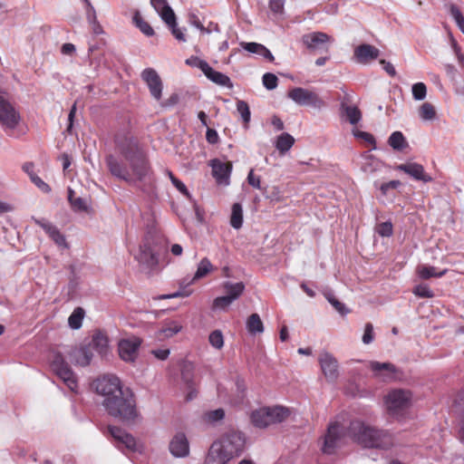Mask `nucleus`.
<instances>
[{
  "mask_svg": "<svg viewBox=\"0 0 464 464\" xmlns=\"http://www.w3.org/2000/svg\"><path fill=\"white\" fill-rule=\"evenodd\" d=\"M170 453L178 458H183L189 453V444L183 432L177 433L169 442Z\"/></svg>",
  "mask_w": 464,
  "mask_h": 464,
  "instance_id": "22",
  "label": "nucleus"
},
{
  "mask_svg": "<svg viewBox=\"0 0 464 464\" xmlns=\"http://www.w3.org/2000/svg\"><path fill=\"white\" fill-rule=\"evenodd\" d=\"M295 138L287 133L283 132L276 137L275 140V147L281 156H284L295 144Z\"/></svg>",
  "mask_w": 464,
  "mask_h": 464,
  "instance_id": "28",
  "label": "nucleus"
},
{
  "mask_svg": "<svg viewBox=\"0 0 464 464\" xmlns=\"http://www.w3.org/2000/svg\"><path fill=\"white\" fill-rule=\"evenodd\" d=\"M133 22L136 26L146 35L152 36L154 34V30L150 26V24L146 22L142 16L137 12L133 16Z\"/></svg>",
  "mask_w": 464,
  "mask_h": 464,
  "instance_id": "36",
  "label": "nucleus"
},
{
  "mask_svg": "<svg viewBox=\"0 0 464 464\" xmlns=\"http://www.w3.org/2000/svg\"><path fill=\"white\" fill-rule=\"evenodd\" d=\"M450 14L457 23L460 31L464 34V16L457 6H451Z\"/></svg>",
  "mask_w": 464,
  "mask_h": 464,
  "instance_id": "49",
  "label": "nucleus"
},
{
  "mask_svg": "<svg viewBox=\"0 0 464 464\" xmlns=\"http://www.w3.org/2000/svg\"><path fill=\"white\" fill-rule=\"evenodd\" d=\"M20 121V114L14 107L0 95V122L9 130H14Z\"/></svg>",
  "mask_w": 464,
  "mask_h": 464,
  "instance_id": "10",
  "label": "nucleus"
},
{
  "mask_svg": "<svg viewBox=\"0 0 464 464\" xmlns=\"http://www.w3.org/2000/svg\"><path fill=\"white\" fill-rule=\"evenodd\" d=\"M141 79L146 82L150 95L160 101L162 97L163 83L161 78L153 68H146L141 72Z\"/></svg>",
  "mask_w": 464,
  "mask_h": 464,
  "instance_id": "12",
  "label": "nucleus"
},
{
  "mask_svg": "<svg viewBox=\"0 0 464 464\" xmlns=\"http://www.w3.org/2000/svg\"><path fill=\"white\" fill-rule=\"evenodd\" d=\"M321 370L328 382H334L339 376L338 362L329 353H322L318 357Z\"/></svg>",
  "mask_w": 464,
  "mask_h": 464,
  "instance_id": "14",
  "label": "nucleus"
},
{
  "mask_svg": "<svg viewBox=\"0 0 464 464\" xmlns=\"http://www.w3.org/2000/svg\"><path fill=\"white\" fill-rule=\"evenodd\" d=\"M354 136L372 145V149H376V141L372 134L366 131L357 130L354 132Z\"/></svg>",
  "mask_w": 464,
  "mask_h": 464,
  "instance_id": "52",
  "label": "nucleus"
},
{
  "mask_svg": "<svg viewBox=\"0 0 464 464\" xmlns=\"http://www.w3.org/2000/svg\"><path fill=\"white\" fill-rule=\"evenodd\" d=\"M347 432L364 447L387 450L393 445V436L389 431L366 426L358 420L351 421Z\"/></svg>",
  "mask_w": 464,
  "mask_h": 464,
  "instance_id": "2",
  "label": "nucleus"
},
{
  "mask_svg": "<svg viewBox=\"0 0 464 464\" xmlns=\"http://www.w3.org/2000/svg\"><path fill=\"white\" fill-rule=\"evenodd\" d=\"M212 174L217 182L220 185H227L229 183V176L232 171V163L230 161L223 162L219 160L211 161Z\"/></svg>",
  "mask_w": 464,
  "mask_h": 464,
  "instance_id": "19",
  "label": "nucleus"
},
{
  "mask_svg": "<svg viewBox=\"0 0 464 464\" xmlns=\"http://www.w3.org/2000/svg\"><path fill=\"white\" fill-rule=\"evenodd\" d=\"M47 235L51 239L54 241L56 245L60 246H67L64 236L60 232V230L55 226L52 227L49 232H47Z\"/></svg>",
  "mask_w": 464,
  "mask_h": 464,
  "instance_id": "41",
  "label": "nucleus"
},
{
  "mask_svg": "<svg viewBox=\"0 0 464 464\" xmlns=\"http://www.w3.org/2000/svg\"><path fill=\"white\" fill-rule=\"evenodd\" d=\"M168 176L169 177L173 186L182 194L188 195V191L185 184L179 180L178 178L174 176L171 171H168Z\"/></svg>",
  "mask_w": 464,
  "mask_h": 464,
  "instance_id": "51",
  "label": "nucleus"
},
{
  "mask_svg": "<svg viewBox=\"0 0 464 464\" xmlns=\"http://www.w3.org/2000/svg\"><path fill=\"white\" fill-rule=\"evenodd\" d=\"M150 4L159 14L169 6L166 0H150Z\"/></svg>",
  "mask_w": 464,
  "mask_h": 464,
  "instance_id": "64",
  "label": "nucleus"
},
{
  "mask_svg": "<svg viewBox=\"0 0 464 464\" xmlns=\"http://www.w3.org/2000/svg\"><path fill=\"white\" fill-rule=\"evenodd\" d=\"M209 343L216 349L220 350L224 346V337L220 330H215L208 336Z\"/></svg>",
  "mask_w": 464,
  "mask_h": 464,
  "instance_id": "40",
  "label": "nucleus"
},
{
  "mask_svg": "<svg viewBox=\"0 0 464 464\" xmlns=\"http://www.w3.org/2000/svg\"><path fill=\"white\" fill-rule=\"evenodd\" d=\"M237 110L241 115L243 122L246 125L250 121V110L248 104L244 101L238 100L237 102Z\"/></svg>",
  "mask_w": 464,
  "mask_h": 464,
  "instance_id": "42",
  "label": "nucleus"
},
{
  "mask_svg": "<svg viewBox=\"0 0 464 464\" xmlns=\"http://www.w3.org/2000/svg\"><path fill=\"white\" fill-rule=\"evenodd\" d=\"M447 270L437 272V268L434 266H419L416 273L421 279H429L430 277H441L446 274Z\"/></svg>",
  "mask_w": 464,
  "mask_h": 464,
  "instance_id": "30",
  "label": "nucleus"
},
{
  "mask_svg": "<svg viewBox=\"0 0 464 464\" xmlns=\"http://www.w3.org/2000/svg\"><path fill=\"white\" fill-rule=\"evenodd\" d=\"M399 186H401L400 180H391L389 182L382 183L380 189L382 195H386L390 189H396Z\"/></svg>",
  "mask_w": 464,
  "mask_h": 464,
  "instance_id": "58",
  "label": "nucleus"
},
{
  "mask_svg": "<svg viewBox=\"0 0 464 464\" xmlns=\"http://www.w3.org/2000/svg\"><path fill=\"white\" fill-rule=\"evenodd\" d=\"M419 115L424 121H431L436 117L434 106L430 102H424L419 109Z\"/></svg>",
  "mask_w": 464,
  "mask_h": 464,
  "instance_id": "38",
  "label": "nucleus"
},
{
  "mask_svg": "<svg viewBox=\"0 0 464 464\" xmlns=\"http://www.w3.org/2000/svg\"><path fill=\"white\" fill-rule=\"evenodd\" d=\"M277 83L278 78L276 77V74L271 72H266L263 74V85L267 90H274L277 86Z\"/></svg>",
  "mask_w": 464,
  "mask_h": 464,
  "instance_id": "46",
  "label": "nucleus"
},
{
  "mask_svg": "<svg viewBox=\"0 0 464 464\" xmlns=\"http://www.w3.org/2000/svg\"><path fill=\"white\" fill-rule=\"evenodd\" d=\"M233 301L227 296H219L214 299L213 301V308L214 309H226L228 307Z\"/></svg>",
  "mask_w": 464,
  "mask_h": 464,
  "instance_id": "50",
  "label": "nucleus"
},
{
  "mask_svg": "<svg viewBox=\"0 0 464 464\" xmlns=\"http://www.w3.org/2000/svg\"><path fill=\"white\" fill-rule=\"evenodd\" d=\"M108 413L123 420H133L137 416L135 396L130 388H122L121 394L103 400Z\"/></svg>",
  "mask_w": 464,
  "mask_h": 464,
  "instance_id": "3",
  "label": "nucleus"
},
{
  "mask_svg": "<svg viewBox=\"0 0 464 464\" xmlns=\"http://www.w3.org/2000/svg\"><path fill=\"white\" fill-rule=\"evenodd\" d=\"M142 339L136 335L123 338L118 343V353L120 358L127 362H133L138 357Z\"/></svg>",
  "mask_w": 464,
  "mask_h": 464,
  "instance_id": "9",
  "label": "nucleus"
},
{
  "mask_svg": "<svg viewBox=\"0 0 464 464\" xmlns=\"http://www.w3.org/2000/svg\"><path fill=\"white\" fill-rule=\"evenodd\" d=\"M197 66L211 82L220 86L228 87L229 89L233 88L230 78L220 72L215 71L206 61L198 60Z\"/></svg>",
  "mask_w": 464,
  "mask_h": 464,
  "instance_id": "15",
  "label": "nucleus"
},
{
  "mask_svg": "<svg viewBox=\"0 0 464 464\" xmlns=\"http://www.w3.org/2000/svg\"><path fill=\"white\" fill-rule=\"evenodd\" d=\"M290 415V411L283 406L263 407V428L281 423Z\"/></svg>",
  "mask_w": 464,
  "mask_h": 464,
  "instance_id": "13",
  "label": "nucleus"
},
{
  "mask_svg": "<svg viewBox=\"0 0 464 464\" xmlns=\"http://www.w3.org/2000/svg\"><path fill=\"white\" fill-rule=\"evenodd\" d=\"M83 316L84 310L82 307L75 308L68 318L70 327L72 329H79L82 326Z\"/></svg>",
  "mask_w": 464,
  "mask_h": 464,
  "instance_id": "35",
  "label": "nucleus"
},
{
  "mask_svg": "<svg viewBox=\"0 0 464 464\" xmlns=\"http://www.w3.org/2000/svg\"><path fill=\"white\" fill-rule=\"evenodd\" d=\"M171 31V34H173V36L179 41V42H186V35H185V33L184 30H182L181 28H179L178 25H177V23L173 25H171L170 27H169Z\"/></svg>",
  "mask_w": 464,
  "mask_h": 464,
  "instance_id": "57",
  "label": "nucleus"
},
{
  "mask_svg": "<svg viewBox=\"0 0 464 464\" xmlns=\"http://www.w3.org/2000/svg\"><path fill=\"white\" fill-rule=\"evenodd\" d=\"M397 170L402 171L412 179L425 183L431 182L432 178L427 174L422 165L416 162H408L404 164L397 165L395 168Z\"/></svg>",
  "mask_w": 464,
  "mask_h": 464,
  "instance_id": "17",
  "label": "nucleus"
},
{
  "mask_svg": "<svg viewBox=\"0 0 464 464\" xmlns=\"http://www.w3.org/2000/svg\"><path fill=\"white\" fill-rule=\"evenodd\" d=\"M376 231L382 237H391L393 232L392 224L389 221L382 222L377 226Z\"/></svg>",
  "mask_w": 464,
  "mask_h": 464,
  "instance_id": "48",
  "label": "nucleus"
},
{
  "mask_svg": "<svg viewBox=\"0 0 464 464\" xmlns=\"http://www.w3.org/2000/svg\"><path fill=\"white\" fill-rule=\"evenodd\" d=\"M206 139L208 143L216 144V143H218L219 137H218V132L214 129L208 128L207 130Z\"/></svg>",
  "mask_w": 464,
  "mask_h": 464,
  "instance_id": "61",
  "label": "nucleus"
},
{
  "mask_svg": "<svg viewBox=\"0 0 464 464\" xmlns=\"http://www.w3.org/2000/svg\"><path fill=\"white\" fill-rule=\"evenodd\" d=\"M31 181L42 191L48 193L51 191L50 186L45 183L40 177L36 174H31Z\"/></svg>",
  "mask_w": 464,
  "mask_h": 464,
  "instance_id": "53",
  "label": "nucleus"
},
{
  "mask_svg": "<svg viewBox=\"0 0 464 464\" xmlns=\"http://www.w3.org/2000/svg\"><path fill=\"white\" fill-rule=\"evenodd\" d=\"M181 379L185 382L188 392L187 394V401H190L196 396L195 382L193 366L191 364H185L181 370Z\"/></svg>",
  "mask_w": 464,
  "mask_h": 464,
  "instance_id": "27",
  "label": "nucleus"
},
{
  "mask_svg": "<svg viewBox=\"0 0 464 464\" xmlns=\"http://www.w3.org/2000/svg\"><path fill=\"white\" fill-rule=\"evenodd\" d=\"M243 223V210L239 203H235L232 206V213L230 217V225L238 229L242 227Z\"/></svg>",
  "mask_w": 464,
  "mask_h": 464,
  "instance_id": "33",
  "label": "nucleus"
},
{
  "mask_svg": "<svg viewBox=\"0 0 464 464\" xmlns=\"http://www.w3.org/2000/svg\"><path fill=\"white\" fill-rule=\"evenodd\" d=\"M413 294L421 298H431L433 293L427 285H418L413 289Z\"/></svg>",
  "mask_w": 464,
  "mask_h": 464,
  "instance_id": "47",
  "label": "nucleus"
},
{
  "mask_svg": "<svg viewBox=\"0 0 464 464\" xmlns=\"http://www.w3.org/2000/svg\"><path fill=\"white\" fill-rule=\"evenodd\" d=\"M412 96L417 101L424 100L427 95V87L423 82H417L412 85Z\"/></svg>",
  "mask_w": 464,
  "mask_h": 464,
  "instance_id": "44",
  "label": "nucleus"
},
{
  "mask_svg": "<svg viewBox=\"0 0 464 464\" xmlns=\"http://www.w3.org/2000/svg\"><path fill=\"white\" fill-rule=\"evenodd\" d=\"M346 116L352 124H356L362 118L360 110L357 107L348 106L345 109Z\"/></svg>",
  "mask_w": 464,
  "mask_h": 464,
  "instance_id": "45",
  "label": "nucleus"
},
{
  "mask_svg": "<svg viewBox=\"0 0 464 464\" xmlns=\"http://www.w3.org/2000/svg\"><path fill=\"white\" fill-rule=\"evenodd\" d=\"M370 368L374 376L382 382H391L395 379L396 367L391 362H371Z\"/></svg>",
  "mask_w": 464,
  "mask_h": 464,
  "instance_id": "20",
  "label": "nucleus"
},
{
  "mask_svg": "<svg viewBox=\"0 0 464 464\" xmlns=\"http://www.w3.org/2000/svg\"><path fill=\"white\" fill-rule=\"evenodd\" d=\"M230 460L221 449L220 443L215 440L206 454L204 464H227Z\"/></svg>",
  "mask_w": 464,
  "mask_h": 464,
  "instance_id": "23",
  "label": "nucleus"
},
{
  "mask_svg": "<svg viewBox=\"0 0 464 464\" xmlns=\"http://www.w3.org/2000/svg\"><path fill=\"white\" fill-rule=\"evenodd\" d=\"M216 441L220 443L221 449H223L230 459L240 456L244 451L246 444L244 434L237 430L226 432Z\"/></svg>",
  "mask_w": 464,
  "mask_h": 464,
  "instance_id": "4",
  "label": "nucleus"
},
{
  "mask_svg": "<svg viewBox=\"0 0 464 464\" xmlns=\"http://www.w3.org/2000/svg\"><path fill=\"white\" fill-rule=\"evenodd\" d=\"M115 149L121 159L110 154L105 162L110 173L130 185L137 186L142 192L153 195L155 176L146 150L138 138L128 130L119 131L114 137Z\"/></svg>",
  "mask_w": 464,
  "mask_h": 464,
  "instance_id": "1",
  "label": "nucleus"
},
{
  "mask_svg": "<svg viewBox=\"0 0 464 464\" xmlns=\"http://www.w3.org/2000/svg\"><path fill=\"white\" fill-rule=\"evenodd\" d=\"M160 15L169 27L177 23L176 14L169 5L165 7V9L160 13Z\"/></svg>",
  "mask_w": 464,
  "mask_h": 464,
  "instance_id": "43",
  "label": "nucleus"
},
{
  "mask_svg": "<svg viewBox=\"0 0 464 464\" xmlns=\"http://www.w3.org/2000/svg\"><path fill=\"white\" fill-rule=\"evenodd\" d=\"M327 299L329 303L338 311L341 314H345L348 313V310H346L345 305L338 301L335 297L329 295L327 296Z\"/></svg>",
  "mask_w": 464,
  "mask_h": 464,
  "instance_id": "56",
  "label": "nucleus"
},
{
  "mask_svg": "<svg viewBox=\"0 0 464 464\" xmlns=\"http://www.w3.org/2000/svg\"><path fill=\"white\" fill-rule=\"evenodd\" d=\"M70 204L74 211H86L88 208L86 201L82 198H75Z\"/></svg>",
  "mask_w": 464,
  "mask_h": 464,
  "instance_id": "55",
  "label": "nucleus"
},
{
  "mask_svg": "<svg viewBox=\"0 0 464 464\" xmlns=\"http://www.w3.org/2000/svg\"><path fill=\"white\" fill-rule=\"evenodd\" d=\"M223 288L227 295L233 302L237 299L243 293L245 285L243 283H230L226 282L223 284Z\"/></svg>",
  "mask_w": 464,
  "mask_h": 464,
  "instance_id": "29",
  "label": "nucleus"
},
{
  "mask_svg": "<svg viewBox=\"0 0 464 464\" xmlns=\"http://www.w3.org/2000/svg\"><path fill=\"white\" fill-rule=\"evenodd\" d=\"M182 330V324L175 320L167 319L160 324V328L157 332V338L160 341L171 338Z\"/></svg>",
  "mask_w": 464,
  "mask_h": 464,
  "instance_id": "25",
  "label": "nucleus"
},
{
  "mask_svg": "<svg viewBox=\"0 0 464 464\" xmlns=\"http://www.w3.org/2000/svg\"><path fill=\"white\" fill-rule=\"evenodd\" d=\"M389 145L396 150H402L408 146L405 137L401 131H394L388 140Z\"/></svg>",
  "mask_w": 464,
  "mask_h": 464,
  "instance_id": "32",
  "label": "nucleus"
},
{
  "mask_svg": "<svg viewBox=\"0 0 464 464\" xmlns=\"http://www.w3.org/2000/svg\"><path fill=\"white\" fill-rule=\"evenodd\" d=\"M70 361L80 366H87L92 359V353L90 347H74L69 353Z\"/></svg>",
  "mask_w": 464,
  "mask_h": 464,
  "instance_id": "24",
  "label": "nucleus"
},
{
  "mask_svg": "<svg viewBox=\"0 0 464 464\" xmlns=\"http://www.w3.org/2000/svg\"><path fill=\"white\" fill-rule=\"evenodd\" d=\"M284 0H270L269 8L274 14H282L284 12Z\"/></svg>",
  "mask_w": 464,
  "mask_h": 464,
  "instance_id": "59",
  "label": "nucleus"
},
{
  "mask_svg": "<svg viewBox=\"0 0 464 464\" xmlns=\"http://www.w3.org/2000/svg\"><path fill=\"white\" fill-rule=\"evenodd\" d=\"M374 337L373 334V326L371 323H367L364 327V334L362 335V342L365 344H368L372 342Z\"/></svg>",
  "mask_w": 464,
  "mask_h": 464,
  "instance_id": "54",
  "label": "nucleus"
},
{
  "mask_svg": "<svg viewBox=\"0 0 464 464\" xmlns=\"http://www.w3.org/2000/svg\"><path fill=\"white\" fill-rule=\"evenodd\" d=\"M246 330L250 334L261 332V318L258 314H252L246 320Z\"/></svg>",
  "mask_w": 464,
  "mask_h": 464,
  "instance_id": "37",
  "label": "nucleus"
},
{
  "mask_svg": "<svg viewBox=\"0 0 464 464\" xmlns=\"http://www.w3.org/2000/svg\"><path fill=\"white\" fill-rule=\"evenodd\" d=\"M51 368L72 392H77L78 382L76 375L64 361L61 353H57L53 354L51 361Z\"/></svg>",
  "mask_w": 464,
  "mask_h": 464,
  "instance_id": "5",
  "label": "nucleus"
},
{
  "mask_svg": "<svg viewBox=\"0 0 464 464\" xmlns=\"http://www.w3.org/2000/svg\"><path fill=\"white\" fill-rule=\"evenodd\" d=\"M264 193L271 200H279L280 198V190L276 187L266 188Z\"/></svg>",
  "mask_w": 464,
  "mask_h": 464,
  "instance_id": "60",
  "label": "nucleus"
},
{
  "mask_svg": "<svg viewBox=\"0 0 464 464\" xmlns=\"http://www.w3.org/2000/svg\"><path fill=\"white\" fill-rule=\"evenodd\" d=\"M380 50L373 45L362 44L354 49L353 56L357 63L366 64L377 59Z\"/></svg>",
  "mask_w": 464,
  "mask_h": 464,
  "instance_id": "21",
  "label": "nucleus"
},
{
  "mask_svg": "<svg viewBox=\"0 0 464 464\" xmlns=\"http://www.w3.org/2000/svg\"><path fill=\"white\" fill-rule=\"evenodd\" d=\"M411 393L409 391L396 389L391 391L384 398L389 414L397 416L405 411L411 403Z\"/></svg>",
  "mask_w": 464,
  "mask_h": 464,
  "instance_id": "6",
  "label": "nucleus"
},
{
  "mask_svg": "<svg viewBox=\"0 0 464 464\" xmlns=\"http://www.w3.org/2000/svg\"><path fill=\"white\" fill-rule=\"evenodd\" d=\"M93 385L96 392L102 395L104 398L103 400H107L115 394H121V390L124 388L120 379L115 375H104L98 378Z\"/></svg>",
  "mask_w": 464,
  "mask_h": 464,
  "instance_id": "8",
  "label": "nucleus"
},
{
  "mask_svg": "<svg viewBox=\"0 0 464 464\" xmlns=\"http://www.w3.org/2000/svg\"><path fill=\"white\" fill-rule=\"evenodd\" d=\"M138 261L150 268H153L158 265V257L152 250L149 243H143L140 246V252L136 256Z\"/></svg>",
  "mask_w": 464,
  "mask_h": 464,
  "instance_id": "26",
  "label": "nucleus"
},
{
  "mask_svg": "<svg viewBox=\"0 0 464 464\" xmlns=\"http://www.w3.org/2000/svg\"><path fill=\"white\" fill-rule=\"evenodd\" d=\"M108 431L114 439L116 442V446L121 449V447H125L128 450H134L136 447L135 438L127 433L125 430L119 427L109 426Z\"/></svg>",
  "mask_w": 464,
  "mask_h": 464,
  "instance_id": "18",
  "label": "nucleus"
},
{
  "mask_svg": "<svg viewBox=\"0 0 464 464\" xmlns=\"http://www.w3.org/2000/svg\"><path fill=\"white\" fill-rule=\"evenodd\" d=\"M288 97L301 106H311L320 109L325 105L323 99L314 91L302 87H295L288 92Z\"/></svg>",
  "mask_w": 464,
  "mask_h": 464,
  "instance_id": "7",
  "label": "nucleus"
},
{
  "mask_svg": "<svg viewBox=\"0 0 464 464\" xmlns=\"http://www.w3.org/2000/svg\"><path fill=\"white\" fill-rule=\"evenodd\" d=\"M212 269H213V266L210 263V261L207 257H204L198 264V269H197L191 282H194L196 280L205 277Z\"/></svg>",
  "mask_w": 464,
  "mask_h": 464,
  "instance_id": "34",
  "label": "nucleus"
},
{
  "mask_svg": "<svg viewBox=\"0 0 464 464\" xmlns=\"http://www.w3.org/2000/svg\"><path fill=\"white\" fill-rule=\"evenodd\" d=\"M342 436L343 429L341 425L337 422L331 423L324 439L323 452L325 454L334 453L339 447Z\"/></svg>",
  "mask_w": 464,
  "mask_h": 464,
  "instance_id": "11",
  "label": "nucleus"
},
{
  "mask_svg": "<svg viewBox=\"0 0 464 464\" xmlns=\"http://www.w3.org/2000/svg\"><path fill=\"white\" fill-rule=\"evenodd\" d=\"M151 353L159 360H167L170 352L169 349H155L151 351Z\"/></svg>",
  "mask_w": 464,
  "mask_h": 464,
  "instance_id": "62",
  "label": "nucleus"
},
{
  "mask_svg": "<svg viewBox=\"0 0 464 464\" xmlns=\"http://www.w3.org/2000/svg\"><path fill=\"white\" fill-rule=\"evenodd\" d=\"M92 345L99 353H105L108 348V337L105 334L97 332L92 336Z\"/></svg>",
  "mask_w": 464,
  "mask_h": 464,
  "instance_id": "31",
  "label": "nucleus"
},
{
  "mask_svg": "<svg viewBox=\"0 0 464 464\" xmlns=\"http://www.w3.org/2000/svg\"><path fill=\"white\" fill-rule=\"evenodd\" d=\"M225 417V411L223 409H217L209 411L203 415V420L207 423H215L223 420Z\"/></svg>",
  "mask_w": 464,
  "mask_h": 464,
  "instance_id": "39",
  "label": "nucleus"
},
{
  "mask_svg": "<svg viewBox=\"0 0 464 464\" xmlns=\"http://www.w3.org/2000/svg\"><path fill=\"white\" fill-rule=\"evenodd\" d=\"M380 63L390 76L394 77L396 75L395 68L390 62L382 59L380 60Z\"/></svg>",
  "mask_w": 464,
  "mask_h": 464,
  "instance_id": "63",
  "label": "nucleus"
},
{
  "mask_svg": "<svg viewBox=\"0 0 464 464\" xmlns=\"http://www.w3.org/2000/svg\"><path fill=\"white\" fill-rule=\"evenodd\" d=\"M330 39V36L325 33L314 32L303 35L302 42L310 51L324 50L328 52L327 44Z\"/></svg>",
  "mask_w": 464,
  "mask_h": 464,
  "instance_id": "16",
  "label": "nucleus"
}]
</instances>
